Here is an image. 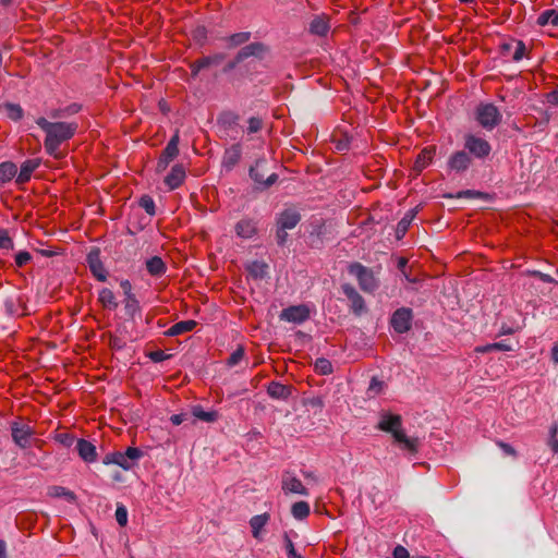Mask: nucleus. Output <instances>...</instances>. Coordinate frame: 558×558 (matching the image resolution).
<instances>
[{
    "label": "nucleus",
    "mask_w": 558,
    "mask_h": 558,
    "mask_svg": "<svg viewBox=\"0 0 558 558\" xmlns=\"http://www.w3.org/2000/svg\"><path fill=\"white\" fill-rule=\"evenodd\" d=\"M32 258L33 257H32L31 253H28L26 251H21L17 254H15V265L17 267H23L27 263H29L32 260Z\"/></svg>",
    "instance_id": "obj_51"
},
{
    "label": "nucleus",
    "mask_w": 558,
    "mask_h": 558,
    "mask_svg": "<svg viewBox=\"0 0 558 558\" xmlns=\"http://www.w3.org/2000/svg\"><path fill=\"white\" fill-rule=\"evenodd\" d=\"M14 243L7 229L0 228V248L13 250Z\"/></svg>",
    "instance_id": "obj_46"
},
{
    "label": "nucleus",
    "mask_w": 558,
    "mask_h": 558,
    "mask_svg": "<svg viewBox=\"0 0 558 558\" xmlns=\"http://www.w3.org/2000/svg\"><path fill=\"white\" fill-rule=\"evenodd\" d=\"M179 131L171 136L170 141L167 143L166 147L160 154V157L157 161L156 171L158 173L163 172L170 162L179 155Z\"/></svg>",
    "instance_id": "obj_7"
},
{
    "label": "nucleus",
    "mask_w": 558,
    "mask_h": 558,
    "mask_svg": "<svg viewBox=\"0 0 558 558\" xmlns=\"http://www.w3.org/2000/svg\"><path fill=\"white\" fill-rule=\"evenodd\" d=\"M244 357L243 347H238L228 357L227 365L230 367L236 366Z\"/></svg>",
    "instance_id": "obj_45"
},
{
    "label": "nucleus",
    "mask_w": 558,
    "mask_h": 558,
    "mask_svg": "<svg viewBox=\"0 0 558 558\" xmlns=\"http://www.w3.org/2000/svg\"><path fill=\"white\" fill-rule=\"evenodd\" d=\"M402 418L399 414H391L384 412L380 414V420L378 422L377 428L379 430L391 433L395 438L396 433H401Z\"/></svg>",
    "instance_id": "obj_12"
},
{
    "label": "nucleus",
    "mask_w": 558,
    "mask_h": 558,
    "mask_svg": "<svg viewBox=\"0 0 558 558\" xmlns=\"http://www.w3.org/2000/svg\"><path fill=\"white\" fill-rule=\"evenodd\" d=\"M144 456V452L136 447H129L124 452L114 451L105 456L102 463L105 465L116 464L124 471L132 470L137 461Z\"/></svg>",
    "instance_id": "obj_2"
},
{
    "label": "nucleus",
    "mask_w": 558,
    "mask_h": 558,
    "mask_svg": "<svg viewBox=\"0 0 558 558\" xmlns=\"http://www.w3.org/2000/svg\"><path fill=\"white\" fill-rule=\"evenodd\" d=\"M17 168L12 161H3L0 163V185L10 182L16 174Z\"/></svg>",
    "instance_id": "obj_29"
},
{
    "label": "nucleus",
    "mask_w": 558,
    "mask_h": 558,
    "mask_svg": "<svg viewBox=\"0 0 558 558\" xmlns=\"http://www.w3.org/2000/svg\"><path fill=\"white\" fill-rule=\"evenodd\" d=\"M114 517L120 526H125L128 523V509L125 506L118 504Z\"/></svg>",
    "instance_id": "obj_47"
},
{
    "label": "nucleus",
    "mask_w": 558,
    "mask_h": 558,
    "mask_svg": "<svg viewBox=\"0 0 558 558\" xmlns=\"http://www.w3.org/2000/svg\"><path fill=\"white\" fill-rule=\"evenodd\" d=\"M219 121L225 128L233 130L238 125L239 116L233 112H226L220 116Z\"/></svg>",
    "instance_id": "obj_42"
},
{
    "label": "nucleus",
    "mask_w": 558,
    "mask_h": 558,
    "mask_svg": "<svg viewBox=\"0 0 558 558\" xmlns=\"http://www.w3.org/2000/svg\"><path fill=\"white\" fill-rule=\"evenodd\" d=\"M48 495L54 498H65L69 502H74L76 500L75 494L63 486L54 485L49 487Z\"/></svg>",
    "instance_id": "obj_36"
},
{
    "label": "nucleus",
    "mask_w": 558,
    "mask_h": 558,
    "mask_svg": "<svg viewBox=\"0 0 558 558\" xmlns=\"http://www.w3.org/2000/svg\"><path fill=\"white\" fill-rule=\"evenodd\" d=\"M251 32H240L225 38L228 48H235L246 44L251 39Z\"/></svg>",
    "instance_id": "obj_35"
},
{
    "label": "nucleus",
    "mask_w": 558,
    "mask_h": 558,
    "mask_svg": "<svg viewBox=\"0 0 558 558\" xmlns=\"http://www.w3.org/2000/svg\"><path fill=\"white\" fill-rule=\"evenodd\" d=\"M284 547L288 558H303L302 555L296 551L293 542L288 535H284Z\"/></svg>",
    "instance_id": "obj_48"
},
{
    "label": "nucleus",
    "mask_w": 558,
    "mask_h": 558,
    "mask_svg": "<svg viewBox=\"0 0 558 558\" xmlns=\"http://www.w3.org/2000/svg\"><path fill=\"white\" fill-rule=\"evenodd\" d=\"M191 414H192L193 417H195V418H197L199 421H203V422H207V423L215 422L218 418V412H216V411H205L198 404L192 407Z\"/></svg>",
    "instance_id": "obj_31"
},
{
    "label": "nucleus",
    "mask_w": 558,
    "mask_h": 558,
    "mask_svg": "<svg viewBox=\"0 0 558 558\" xmlns=\"http://www.w3.org/2000/svg\"><path fill=\"white\" fill-rule=\"evenodd\" d=\"M256 232V227L252 220L242 219L235 225V233L242 239H251Z\"/></svg>",
    "instance_id": "obj_27"
},
{
    "label": "nucleus",
    "mask_w": 558,
    "mask_h": 558,
    "mask_svg": "<svg viewBox=\"0 0 558 558\" xmlns=\"http://www.w3.org/2000/svg\"><path fill=\"white\" fill-rule=\"evenodd\" d=\"M413 312L409 307L398 308L390 318V325L398 333H404L411 329Z\"/></svg>",
    "instance_id": "obj_8"
},
{
    "label": "nucleus",
    "mask_w": 558,
    "mask_h": 558,
    "mask_svg": "<svg viewBox=\"0 0 558 558\" xmlns=\"http://www.w3.org/2000/svg\"><path fill=\"white\" fill-rule=\"evenodd\" d=\"M40 159H27L21 165L20 172L16 177V183L23 184L29 181L32 173L39 167Z\"/></svg>",
    "instance_id": "obj_21"
},
{
    "label": "nucleus",
    "mask_w": 558,
    "mask_h": 558,
    "mask_svg": "<svg viewBox=\"0 0 558 558\" xmlns=\"http://www.w3.org/2000/svg\"><path fill=\"white\" fill-rule=\"evenodd\" d=\"M36 124L46 133L45 149L54 158H61L62 154L59 151L61 143L70 140L76 132V123L66 122H49L47 119L40 117L36 120Z\"/></svg>",
    "instance_id": "obj_1"
},
{
    "label": "nucleus",
    "mask_w": 558,
    "mask_h": 558,
    "mask_svg": "<svg viewBox=\"0 0 558 558\" xmlns=\"http://www.w3.org/2000/svg\"><path fill=\"white\" fill-rule=\"evenodd\" d=\"M267 521H268V515L267 514L254 515L251 519L250 525L252 527V533H253V536L255 538H259L260 537L262 530L266 525Z\"/></svg>",
    "instance_id": "obj_37"
},
{
    "label": "nucleus",
    "mask_w": 558,
    "mask_h": 558,
    "mask_svg": "<svg viewBox=\"0 0 558 558\" xmlns=\"http://www.w3.org/2000/svg\"><path fill=\"white\" fill-rule=\"evenodd\" d=\"M414 218V214H407L397 225L396 228V238L397 240H401L409 230V227Z\"/></svg>",
    "instance_id": "obj_39"
},
{
    "label": "nucleus",
    "mask_w": 558,
    "mask_h": 558,
    "mask_svg": "<svg viewBox=\"0 0 558 558\" xmlns=\"http://www.w3.org/2000/svg\"><path fill=\"white\" fill-rule=\"evenodd\" d=\"M54 439L66 448H70L75 442V437L69 433L58 434Z\"/></svg>",
    "instance_id": "obj_49"
},
{
    "label": "nucleus",
    "mask_w": 558,
    "mask_h": 558,
    "mask_svg": "<svg viewBox=\"0 0 558 558\" xmlns=\"http://www.w3.org/2000/svg\"><path fill=\"white\" fill-rule=\"evenodd\" d=\"M268 173V161L267 159H258L256 160L255 165L250 168V177L251 179L257 184L258 187L266 189L270 185H272L278 177L277 173L272 172L267 175Z\"/></svg>",
    "instance_id": "obj_5"
},
{
    "label": "nucleus",
    "mask_w": 558,
    "mask_h": 558,
    "mask_svg": "<svg viewBox=\"0 0 558 558\" xmlns=\"http://www.w3.org/2000/svg\"><path fill=\"white\" fill-rule=\"evenodd\" d=\"M310 33L319 37L327 36L330 24L329 17L326 15H317L310 23Z\"/></svg>",
    "instance_id": "obj_20"
},
{
    "label": "nucleus",
    "mask_w": 558,
    "mask_h": 558,
    "mask_svg": "<svg viewBox=\"0 0 558 558\" xmlns=\"http://www.w3.org/2000/svg\"><path fill=\"white\" fill-rule=\"evenodd\" d=\"M350 275L354 276L362 291L372 293L378 288V280L373 270L361 263H352L348 267Z\"/></svg>",
    "instance_id": "obj_3"
},
{
    "label": "nucleus",
    "mask_w": 558,
    "mask_h": 558,
    "mask_svg": "<svg viewBox=\"0 0 558 558\" xmlns=\"http://www.w3.org/2000/svg\"><path fill=\"white\" fill-rule=\"evenodd\" d=\"M521 327L520 326H517V327H511L507 324H501L500 326V329H499V333H498V337L500 336H508V335H513L514 332H517L518 330H520Z\"/></svg>",
    "instance_id": "obj_56"
},
{
    "label": "nucleus",
    "mask_w": 558,
    "mask_h": 558,
    "mask_svg": "<svg viewBox=\"0 0 558 558\" xmlns=\"http://www.w3.org/2000/svg\"><path fill=\"white\" fill-rule=\"evenodd\" d=\"M207 37V31L204 26H197L194 31H193V38L198 41V43H203Z\"/></svg>",
    "instance_id": "obj_54"
},
{
    "label": "nucleus",
    "mask_w": 558,
    "mask_h": 558,
    "mask_svg": "<svg viewBox=\"0 0 558 558\" xmlns=\"http://www.w3.org/2000/svg\"><path fill=\"white\" fill-rule=\"evenodd\" d=\"M475 113L477 122L486 130H493L501 121V113L494 104H480Z\"/></svg>",
    "instance_id": "obj_4"
},
{
    "label": "nucleus",
    "mask_w": 558,
    "mask_h": 558,
    "mask_svg": "<svg viewBox=\"0 0 558 558\" xmlns=\"http://www.w3.org/2000/svg\"><path fill=\"white\" fill-rule=\"evenodd\" d=\"M546 101L551 106H558V89H554L545 95Z\"/></svg>",
    "instance_id": "obj_59"
},
{
    "label": "nucleus",
    "mask_w": 558,
    "mask_h": 558,
    "mask_svg": "<svg viewBox=\"0 0 558 558\" xmlns=\"http://www.w3.org/2000/svg\"><path fill=\"white\" fill-rule=\"evenodd\" d=\"M225 58H226L225 53H215L211 56H206V57L199 58V60L202 62L201 66H203L204 70L208 69L210 66H217L225 60Z\"/></svg>",
    "instance_id": "obj_40"
},
{
    "label": "nucleus",
    "mask_w": 558,
    "mask_h": 558,
    "mask_svg": "<svg viewBox=\"0 0 558 558\" xmlns=\"http://www.w3.org/2000/svg\"><path fill=\"white\" fill-rule=\"evenodd\" d=\"M480 193H476L472 190H465V191H460L457 193V195H452V194H448V195H445V197L447 198H453V197H457V198H462V197H465V198H471L475 195H478Z\"/></svg>",
    "instance_id": "obj_57"
},
{
    "label": "nucleus",
    "mask_w": 558,
    "mask_h": 558,
    "mask_svg": "<svg viewBox=\"0 0 558 558\" xmlns=\"http://www.w3.org/2000/svg\"><path fill=\"white\" fill-rule=\"evenodd\" d=\"M393 558H410V555L405 547L398 545L393 549Z\"/></svg>",
    "instance_id": "obj_58"
},
{
    "label": "nucleus",
    "mask_w": 558,
    "mask_h": 558,
    "mask_svg": "<svg viewBox=\"0 0 558 558\" xmlns=\"http://www.w3.org/2000/svg\"><path fill=\"white\" fill-rule=\"evenodd\" d=\"M435 154V146H428L422 149L414 161L413 170L416 173L422 172L428 165H430Z\"/></svg>",
    "instance_id": "obj_19"
},
{
    "label": "nucleus",
    "mask_w": 558,
    "mask_h": 558,
    "mask_svg": "<svg viewBox=\"0 0 558 558\" xmlns=\"http://www.w3.org/2000/svg\"><path fill=\"white\" fill-rule=\"evenodd\" d=\"M315 371L322 375H328L332 373V364L325 357H319L314 364Z\"/></svg>",
    "instance_id": "obj_41"
},
{
    "label": "nucleus",
    "mask_w": 558,
    "mask_h": 558,
    "mask_svg": "<svg viewBox=\"0 0 558 558\" xmlns=\"http://www.w3.org/2000/svg\"><path fill=\"white\" fill-rule=\"evenodd\" d=\"M185 179V168L181 163H177L171 168L169 174L165 178V184L169 190L178 189Z\"/></svg>",
    "instance_id": "obj_18"
},
{
    "label": "nucleus",
    "mask_w": 558,
    "mask_h": 558,
    "mask_svg": "<svg viewBox=\"0 0 558 558\" xmlns=\"http://www.w3.org/2000/svg\"><path fill=\"white\" fill-rule=\"evenodd\" d=\"M269 52V48L263 43H252L244 47H242L236 53V61L243 62L250 57H254L256 59H264L265 56Z\"/></svg>",
    "instance_id": "obj_11"
},
{
    "label": "nucleus",
    "mask_w": 558,
    "mask_h": 558,
    "mask_svg": "<svg viewBox=\"0 0 558 558\" xmlns=\"http://www.w3.org/2000/svg\"><path fill=\"white\" fill-rule=\"evenodd\" d=\"M75 449L83 461L92 463L97 460L96 447L90 441L78 439L76 440Z\"/></svg>",
    "instance_id": "obj_17"
},
{
    "label": "nucleus",
    "mask_w": 558,
    "mask_h": 558,
    "mask_svg": "<svg viewBox=\"0 0 558 558\" xmlns=\"http://www.w3.org/2000/svg\"><path fill=\"white\" fill-rule=\"evenodd\" d=\"M513 43H514V45H513L514 51H513V54H512V60L514 62H519L525 56L526 47H525V44L522 40H514L513 39Z\"/></svg>",
    "instance_id": "obj_44"
},
{
    "label": "nucleus",
    "mask_w": 558,
    "mask_h": 558,
    "mask_svg": "<svg viewBox=\"0 0 558 558\" xmlns=\"http://www.w3.org/2000/svg\"><path fill=\"white\" fill-rule=\"evenodd\" d=\"M301 220V214L295 207H287L281 211V229H293Z\"/></svg>",
    "instance_id": "obj_23"
},
{
    "label": "nucleus",
    "mask_w": 558,
    "mask_h": 558,
    "mask_svg": "<svg viewBox=\"0 0 558 558\" xmlns=\"http://www.w3.org/2000/svg\"><path fill=\"white\" fill-rule=\"evenodd\" d=\"M281 488L286 494H296L302 496H307L308 490L303 485V483L289 472H286L281 478Z\"/></svg>",
    "instance_id": "obj_14"
},
{
    "label": "nucleus",
    "mask_w": 558,
    "mask_h": 558,
    "mask_svg": "<svg viewBox=\"0 0 558 558\" xmlns=\"http://www.w3.org/2000/svg\"><path fill=\"white\" fill-rule=\"evenodd\" d=\"M147 356L155 363H160L170 357V355L166 354L162 350L151 351Z\"/></svg>",
    "instance_id": "obj_52"
},
{
    "label": "nucleus",
    "mask_w": 558,
    "mask_h": 558,
    "mask_svg": "<svg viewBox=\"0 0 558 558\" xmlns=\"http://www.w3.org/2000/svg\"><path fill=\"white\" fill-rule=\"evenodd\" d=\"M268 393L274 399H279V383L271 381L268 386Z\"/></svg>",
    "instance_id": "obj_60"
},
{
    "label": "nucleus",
    "mask_w": 558,
    "mask_h": 558,
    "mask_svg": "<svg viewBox=\"0 0 558 558\" xmlns=\"http://www.w3.org/2000/svg\"><path fill=\"white\" fill-rule=\"evenodd\" d=\"M3 307L8 315L13 316L17 313L16 301L12 296H7L3 300Z\"/></svg>",
    "instance_id": "obj_50"
},
{
    "label": "nucleus",
    "mask_w": 558,
    "mask_h": 558,
    "mask_svg": "<svg viewBox=\"0 0 558 558\" xmlns=\"http://www.w3.org/2000/svg\"><path fill=\"white\" fill-rule=\"evenodd\" d=\"M2 108L4 109L9 119L20 121L24 116V110L19 104L5 102Z\"/></svg>",
    "instance_id": "obj_38"
},
{
    "label": "nucleus",
    "mask_w": 558,
    "mask_h": 558,
    "mask_svg": "<svg viewBox=\"0 0 558 558\" xmlns=\"http://www.w3.org/2000/svg\"><path fill=\"white\" fill-rule=\"evenodd\" d=\"M80 110H81V106L80 105L71 104L70 106H68L64 109H62V112L65 116H71V114L77 113Z\"/></svg>",
    "instance_id": "obj_63"
},
{
    "label": "nucleus",
    "mask_w": 558,
    "mask_h": 558,
    "mask_svg": "<svg viewBox=\"0 0 558 558\" xmlns=\"http://www.w3.org/2000/svg\"><path fill=\"white\" fill-rule=\"evenodd\" d=\"M496 444L504 451L505 454L517 457V451L511 445L501 440L497 441Z\"/></svg>",
    "instance_id": "obj_55"
},
{
    "label": "nucleus",
    "mask_w": 558,
    "mask_h": 558,
    "mask_svg": "<svg viewBox=\"0 0 558 558\" xmlns=\"http://www.w3.org/2000/svg\"><path fill=\"white\" fill-rule=\"evenodd\" d=\"M202 62L199 59L193 61L191 64H190V69H191V73H192V76L195 77L197 76V74L204 70L203 66H201Z\"/></svg>",
    "instance_id": "obj_62"
},
{
    "label": "nucleus",
    "mask_w": 558,
    "mask_h": 558,
    "mask_svg": "<svg viewBox=\"0 0 558 558\" xmlns=\"http://www.w3.org/2000/svg\"><path fill=\"white\" fill-rule=\"evenodd\" d=\"M395 441L401 444L405 450L413 454L418 451V439L409 438L403 430L395 434Z\"/></svg>",
    "instance_id": "obj_28"
},
{
    "label": "nucleus",
    "mask_w": 558,
    "mask_h": 558,
    "mask_svg": "<svg viewBox=\"0 0 558 558\" xmlns=\"http://www.w3.org/2000/svg\"><path fill=\"white\" fill-rule=\"evenodd\" d=\"M537 24L539 26L551 25L558 26V12L554 9H548L542 12L537 17Z\"/></svg>",
    "instance_id": "obj_34"
},
{
    "label": "nucleus",
    "mask_w": 558,
    "mask_h": 558,
    "mask_svg": "<svg viewBox=\"0 0 558 558\" xmlns=\"http://www.w3.org/2000/svg\"><path fill=\"white\" fill-rule=\"evenodd\" d=\"M290 512L295 520H305L311 512V507L307 501L300 500L291 506Z\"/></svg>",
    "instance_id": "obj_30"
},
{
    "label": "nucleus",
    "mask_w": 558,
    "mask_h": 558,
    "mask_svg": "<svg viewBox=\"0 0 558 558\" xmlns=\"http://www.w3.org/2000/svg\"><path fill=\"white\" fill-rule=\"evenodd\" d=\"M34 435V429L26 425L20 424L17 422H13L11 424V436L12 440L16 446L22 449H26L32 444V437Z\"/></svg>",
    "instance_id": "obj_10"
},
{
    "label": "nucleus",
    "mask_w": 558,
    "mask_h": 558,
    "mask_svg": "<svg viewBox=\"0 0 558 558\" xmlns=\"http://www.w3.org/2000/svg\"><path fill=\"white\" fill-rule=\"evenodd\" d=\"M146 269L150 276L160 277L166 272L167 266L161 257L153 256L146 260Z\"/></svg>",
    "instance_id": "obj_26"
},
{
    "label": "nucleus",
    "mask_w": 558,
    "mask_h": 558,
    "mask_svg": "<svg viewBox=\"0 0 558 558\" xmlns=\"http://www.w3.org/2000/svg\"><path fill=\"white\" fill-rule=\"evenodd\" d=\"M98 300L101 303V305L106 308L116 310L118 307V302L116 300L114 293L108 288H102L99 291Z\"/></svg>",
    "instance_id": "obj_32"
},
{
    "label": "nucleus",
    "mask_w": 558,
    "mask_h": 558,
    "mask_svg": "<svg viewBox=\"0 0 558 558\" xmlns=\"http://www.w3.org/2000/svg\"><path fill=\"white\" fill-rule=\"evenodd\" d=\"M343 294L351 302V310L355 315H361L365 310V302L362 295L350 283H344L341 287Z\"/></svg>",
    "instance_id": "obj_16"
},
{
    "label": "nucleus",
    "mask_w": 558,
    "mask_h": 558,
    "mask_svg": "<svg viewBox=\"0 0 558 558\" xmlns=\"http://www.w3.org/2000/svg\"><path fill=\"white\" fill-rule=\"evenodd\" d=\"M86 262L88 264V267L94 275V277L99 281H106L107 280V271L104 267V264L100 259V252L98 248H93L86 257Z\"/></svg>",
    "instance_id": "obj_13"
},
{
    "label": "nucleus",
    "mask_w": 558,
    "mask_h": 558,
    "mask_svg": "<svg viewBox=\"0 0 558 558\" xmlns=\"http://www.w3.org/2000/svg\"><path fill=\"white\" fill-rule=\"evenodd\" d=\"M268 268L266 263L255 260L247 266V271L252 278L263 279L268 275Z\"/></svg>",
    "instance_id": "obj_33"
},
{
    "label": "nucleus",
    "mask_w": 558,
    "mask_h": 558,
    "mask_svg": "<svg viewBox=\"0 0 558 558\" xmlns=\"http://www.w3.org/2000/svg\"><path fill=\"white\" fill-rule=\"evenodd\" d=\"M120 287L123 290L124 298L129 295H134V293L132 292V284L128 279L122 280L120 282Z\"/></svg>",
    "instance_id": "obj_61"
},
{
    "label": "nucleus",
    "mask_w": 558,
    "mask_h": 558,
    "mask_svg": "<svg viewBox=\"0 0 558 558\" xmlns=\"http://www.w3.org/2000/svg\"><path fill=\"white\" fill-rule=\"evenodd\" d=\"M472 163V158L465 150L454 151L448 159V168L454 172L466 171Z\"/></svg>",
    "instance_id": "obj_15"
},
{
    "label": "nucleus",
    "mask_w": 558,
    "mask_h": 558,
    "mask_svg": "<svg viewBox=\"0 0 558 558\" xmlns=\"http://www.w3.org/2000/svg\"><path fill=\"white\" fill-rule=\"evenodd\" d=\"M242 149L240 144H234L230 148L226 149L222 157V166L227 170L233 169V167L240 161Z\"/></svg>",
    "instance_id": "obj_22"
},
{
    "label": "nucleus",
    "mask_w": 558,
    "mask_h": 558,
    "mask_svg": "<svg viewBox=\"0 0 558 558\" xmlns=\"http://www.w3.org/2000/svg\"><path fill=\"white\" fill-rule=\"evenodd\" d=\"M140 206L149 215L156 214V206L154 199L148 195H143L140 199Z\"/></svg>",
    "instance_id": "obj_43"
},
{
    "label": "nucleus",
    "mask_w": 558,
    "mask_h": 558,
    "mask_svg": "<svg viewBox=\"0 0 558 558\" xmlns=\"http://www.w3.org/2000/svg\"><path fill=\"white\" fill-rule=\"evenodd\" d=\"M123 303L124 312L129 319L134 322L136 317H142V310L135 294L124 298Z\"/></svg>",
    "instance_id": "obj_24"
},
{
    "label": "nucleus",
    "mask_w": 558,
    "mask_h": 558,
    "mask_svg": "<svg viewBox=\"0 0 558 558\" xmlns=\"http://www.w3.org/2000/svg\"><path fill=\"white\" fill-rule=\"evenodd\" d=\"M262 128V120L256 117H252L248 120L247 133L253 134L259 131Z\"/></svg>",
    "instance_id": "obj_53"
},
{
    "label": "nucleus",
    "mask_w": 558,
    "mask_h": 558,
    "mask_svg": "<svg viewBox=\"0 0 558 558\" xmlns=\"http://www.w3.org/2000/svg\"><path fill=\"white\" fill-rule=\"evenodd\" d=\"M197 323L193 319L181 320L172 325L165 333L169 337H175L193 330Z\"/></svg>",
    "instance_id": "obj_25"
},
{
    "label": "nucleus",
    "mask_w": 558,
    "mask_h": 558,
    "mask_svg": "<svg viewBox=\"0 0 558 558\" xmlns=\"http://www.w3.org/2000/svg\"><path fill=\"white\" fill-rule=\"evenodd\" d=\"M311 317V308L307 304L292 305L281 311V319L301 325Z\"/></svg>",
    "instance_id": "obj_9"
},
{
    "label": "nucleus",
    "mask_w": 558,
    "mask_h": 558,
    "mask_svg": "<svg viewBox=\"0 0 558 558\" xmlns=\"http://www.w3.org/2000/svg\"><path fill=\"white\" fill-rule=\"evenodd\" d=\"M464 150L475 158L485 159L492 151L490 144L476 135L468 134L464 137Z\"/></svg>",
    "instance_id": "obj_6"
},
{
    "label": "nucleus",
    "mask_w": 558,
    "mask_h": 558,
    "mask_svg": "<svg viewBox=\"0 0 558 558\" xmlns=\"http://www.w3.org/2000/svg\"><path fill=\"white\" fill-rule=\"evenodd\" d=\"M185 420H187V414H184V413H180V414H173L171 417H170V421L173 425H180L182 424Z\"/></svg>",
    "instance_id": "obj_64"
}]
</instances>
